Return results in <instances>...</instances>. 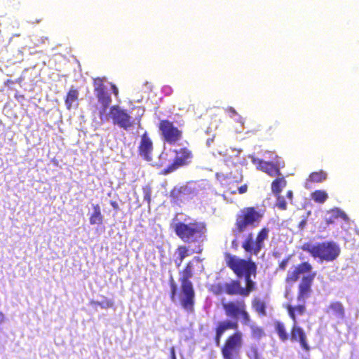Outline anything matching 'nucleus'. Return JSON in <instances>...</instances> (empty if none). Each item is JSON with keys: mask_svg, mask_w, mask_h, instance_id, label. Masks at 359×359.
<instances>
[{"mask_svg": "<svg viewBox=\"0 0 359 359\" xmlns=\"http://www.w3.org/2000/svg\"><path fill=\"white\" fill-rule=\"evenodd\" d=\"M241 180H242V176H241V175H240V177H239L237 180H235V182H241Z\"/></svg>", "mask_w": 359, "mask_h": 359, "instance_id": "nucleus-47", "label": "nucleus"}, {"mask_svg": "<svg viewBox=\"0 0 359 359\" xmlns=\"http://www.w3.org/2000/svg\"><path fill=\"white\" fill-rule=\"evenodd\" d=\"M246 356L248 359H262L257 346L254 344L249 346L246 351Z\"/></svg>", "mask_w": 359, "mask_h": 359, "instance_id": "nucleus-29", "label": "nucleus"}, {"mask_svg": "<svg viewBox=\"0 0 359 359\" xmlns=\"http://www.w3.org/2000/svg\"><path fill=\"white\" fill-rule=\"evenodd\" d=\"M289 260V257L284 258L281 262H279L278 269L280 270L284 271L287 267Z\"/></svg>", "mask_w": 359, "mask_h": 359, "instance_id": "nucleus-37", "label": "nucleus"}, {"mask_svg": "<svg viewBox=\"0 0 359 359\" xmlns=\"http://www.w3.org/2000/svg\"><path fill=\"white\" fill-rule=\"evenodd\" d=\"M104 216L101 212V208L99 204L93 205V212L89 215V222L91 225L102 224Z\"/></svg>", "mask_w": 359, "mask_h": 359, "instance_id": "nucleus-22", "label": "nucleus"}, {"mask_svg": "<svg viewBox=\"0 0 359 359\" xmlns=\"http://www.w3.org/2000/svg\"><path fill=\"white\" fill-rule=\"evenodd\" d=\"M5 320V316L4 314L0 311V325L3 323Z\"/></svg>", "mask_w": 359, "mask_h": 359, "instance_id": "nucleus-45", "label": "nucleus"}, {"mask_svg": "<svg viewBox=\"0 0 359 359\" xmlns=\"http://www.w3.org/2000/svg\"><path fill=\"white\" fill-rule=\"evenodd\" d=\"M252 309L259 316H266V304L264 300L260 297L255 296L251 301Z\"/></svg>", "mask_w": 359, "mask_h": 359, "instance_id": "nucleus-21", "label": "nucleus"}, {"mask_svg": "<svg viewBox=\"0 0 359 359\" xmlns=\"http://www.w3.org/2000/svg\"><path fill=\"white\" fill-rule=\"evenodd\" d=\"M308 215L303 217L301 222L298 224V228L299 230H304L307 224Z\"/></svg>", "mask_w": 359, "mask_h": 359, "instance_id": "nucleus-38", "label": "nucleus"}, {"mask_svg": "<svg viewBox=\"0 0 359 359\" xmlns=\"http://www.w3.org/2000/svg\"><path fill=\"white\" fill-rule=\"evenodd\" d=\"M264 210L255 206H248L240 210L236 215L233 233H242L248 229L257 227L264 217Z\"/></svg>", "mask_w": 359, "mask_h": 359, "instance_id": "nucleus-6", "label": "nucleus"}, {"mask_svg": "<svg viewBox=\"0 0 359 359\" xmlns=\"http://www.w3.org/2000/svg\"><path fill=\"white\" fill-rule=\"evenodd\" d=\"M250 329L251 337L256 340H259L265 336V332L262 327L251 325Z\"/></svg>", "mask_w": 359, "mask_h": 359, "instance_id": "nucleus-30", "label": "nucleus"}, {"mask_svg": "<svg viewBox=\"0 0 359 359\" xmlns=\"http://www.w3.org/2000/svg\"><path fill=\"white\" fill-rule=\"evenodd\" d=\"M311 198L316 203H323L328 198V195L325 191L316 190L311 194Z\"/></svg>", "mask_w": 359, "mask_h": 359, "instance_id": "nucleus-27", "label": "nucleus"}, {"mask_svg": "<svg viewBox=\"0 0 359 359\" xmlns=\"http://www.w3.org/2000/svg\"><path fill=\"white\" fill-rule=\"evenodd\" d=\"M313 269L312 265L309 262H303L295 266L292 271H288L285 277V282L292 284L297 282L302 274L309 273Z\"/></svg>", "mask_w": 359, "mask_h": 359, "instance_id": "nucleus-17", "label": "nucleus"}, {"mask_svg": "<svg viewBox=\"0 0 359 359\" xmlns=\"http://www.w3.org/2000/svg\"><path fill=\"white\" fill-rule=\"evenodd\" d=\"M247 191H248V185L247 184H243V185L241 186L240 187H238V192L240 194H245V192H247Z\"/></svg>", "mask_w": 359, "mask_h": 359, "instance_id": "nucleus-39", "label": "nucleus"}, {"mask_svg": "<svg viewBox=\"0 0 359 359\" xmlns=\"http://www.w3.org/2000/svg\"><path fill=\"white\" fill-rule=\"evenodd\" d=\"M194 264L192 261L186 263L184 267L179 271L180 287L178 290L177 283L172 276L169 279L170 287V298L172 302L178 299L181 307L189 313L194 311L196 292L191 278L194 276Z\"/></svg>", "mask_w": 359, "mask_h": 359, "instance_id": "nucleus-1", "label": "nucleus"}, {"mask_svg": "<svg viewBox=\"0 0 359 359\" xmlns=\"http://www.w3.org/2000/svg\"><path fill=\"white\" fill-rule=\"evenodd\" d=\"M231 246L233 248H234L235 250H237L238 248V242L236 239L233 240L232 242H231Z\"/></svg>", "mask_w": 359, "mask_h": 359, "instance_id": "nucleus-44", "label": "nucleus"}, {"mask_svg": "<svg viewBox=\"0 0 359 359\" xmlns=\"http://www.w3.org/2000/svg\"><path fill=\"white\" fill-rule=\"evenodd\" d=\"M329 213L330 216L325 218V222L327 225L334 224L336 222V220L339 217H341L343 219H345L346 217V214L339 209L332 210Z\"/></svg>", "mask_w": 359, "mask_h": 359, "instance_id": "nucleus-24", "label": "nucleus"}, {"mask_svg": "<svg viewBox=\"0 0 359 359\" xmlns=\"http://www.w3.org/2000/svg\"><path fill=\"white\" fill-rule=\"evenodd\" d=\"M177 253L178 255L177 259L175 260L177 267H179L182 263L184 258L189 255V249L185 245H180L177 248Z\"/></svg>", "mask_w": 359, "mask_h": 359, "instance_id": "nucleus-26", "label": "nucleus"}, {"mask_svg": "<svg viewBox=\"0 0 359 359\" xmlns=\"http://www.w3.org/2000/svg\"><path fill=\"white\" fill-rule=\"evenodd\" d=\"M276 197V205L280 210H285L287 209V203L283 196L280 194L278 195H275Z\"/></svg>", "mask_w": 359, "mask_h": 359, "instance_id": "nucleus-34", "label": "nucleus"}, {"mask_svg": "<svg viewBox=\"0 0 359 359\" xmlns=\"http://www.w3.org/2000/svg\"><path fill=\"white\" fill-rule=\"evenodd\" d=\"M172 229L179 238L188 243L203 242L208 233L206 223L198 220L189 223L178 222L172 224Z\"/></svg>", "mask_w": 359, "mask_h": 359, "instance_id": "nucleus-3", "label": "nucleus"}, {"mask_svg": "<svg viewBox=\"0 0 359 359\" xmlns=\"http://www.w3.org/2000/svg\"><path fill=\"white\" fill-rule=\"evenodd\" d=\"M292 196H293V193L291 190H289L287 192V197L290 200L292 201Z\"/></svg>", "mask_w": 359, "mask_h": 359, "instance_id": "nucleus-46", "label": "nucleus"}, {"mask_svg": "<svg viewBox=\"0 0 359 359\" xmlns=\"http://www.w3.org/2000/svg\"><path fill=\"white\" fill-rule=\"evenodd\" d=\"M135 120H137V124H138L139 126H140V118H135Z\"/></svg>", "mask_w": 359, "mask_h": 359, "instance_id": "nucleus-48", "label": "nucleus"}, {"mask_svg": "<svg viewBox=\"0 0 359 359\" xmlns=\"http://www.w3.org/2000/svg\"><path fill=\"white\" fill-rule=\"evenodd\" d=\"M327 178V173L323 170L313 172L309 175V180L312 182H322Z\"/></svg>", "mask_w": 359, "mask_h": 359, "instance_id": "nucleus-28", "label": "nucleus"}, {"mask_svg": "<svg viewBox=\"0 0 359 359\" xmlns=\"http://www.w3.org/2000/svg\"><path fill=\"white\" fill-rule=\"evenodd\" d=\"M269 229L262 227L257 233L255 240L253 239V233H249L242 243V248L245 252L257 255L264 247V241L269 237Z\"/></svg>", "mask_w": 359, "mask_h": 359, "instance_id": "nucleus-10", "label": "nucleus"}, {"mask_svg": "<svg viewBox=\"0 0 359 359\" xmlns=\"http://www.w3.org/2000/svg\"><path fill=\"white\" fill-rule=\"evenodd\" d=\"M243 346V337L241 331L229 334L220 349L222 359H241V351Z\"/></svg>", "mask_w": 359, "mask_h": 359, "instance_id": "nucleus-8", "label": "nucleus"}, {"mask_svg": "<svg viewBox=\"0 0 359 359\" xmlns=\"http://www.w3.org/2000/svg\"><path fill=\"white\" fill-rule=\"evenodd\" d=\"M275 330L282 341H286L289 339L285 325L283 323L276 321L275 323Z\"/></svg>", "mask_w": 359, "mask_h": 359, "instance_id": "nucleus-25", "label": "nucleus"}, {"mask_svg": "<svg viewBox=\"0 0 359 359\" xmlns=\"http://www.w3.org/2000/svg\"><path fill=\"white\" fill-rule=\"evenodd\" d=\"M78 96L79 93L77 90L71 89L69 90V109L72 104L75 107L78 106Z\"/></svg>", "mask_w": 359, "mask_h": 359, "instance_id": "nucleus-31", "label": "nucleus"}, {"mask_svg": "<svg viewBox=\"0 0 359 359\" xmlns=\"http://www.w3.org/2000/svg\"><path fill=\"white\" fill-rule=\"evenodd\" d=\"M210 290L215 295H220L225 293V283L224 284L220 283L213 284L211 285Z\"/></svg>", "mask_w": 359, "mask_h": 359, "instance_id": "nucleus-32", "label": "nucleus"}, {"mask_svg": "<svg viewBox=\"0 0 359 359\" xmlns=\"http://www.w3.org/2000/svg\"><path fill=\"white\" fill-rule=\"evenodd\" d=\"M238 321L236 320H221L217 323L216 327H215V337L214 341L217 346L220 344L221 339L223 337L224 334L229 330H235L238 331Z\"/></svg>", "mask_w": 359, "mask_h": 359, "instance_id": "nucleus-15", "label": "nucleus"}, {"mask_svg": "<svg viewBox=\"0 0 359 359\" xmlns=\"http://www.w3.org/2000/svg\"><path fill=\"white\" fill-rule=\"evenodd\" d=\"M94 86L95 95L99 102L103 106V110L101 112L105 113L107 108L111 102V97L106 91L103 81L100 78L94 79Z\"/></svg>", "mask_w": 359, "mask_h": 359, "instance_id": "nucleus-16", "label": "nucleus"}, {"mask_svg": "<svg viewBox=\"0 0 359 359\" xmlns=\"http://www.w3.org/2000/svg\"><path fill=\"white\" fill-rule=\"evenodd\" d=\"M170 356H171V359H177L174 347H172L170 348Z\"/></svg>", "mask_w": 359, "mask_h": 359, "instance_id": "nucleus-42", "label": "nucleus"}, {"mask_svg": "<svg viewBox=\"0 0 359 359\" xmlns=\"http://www.w3.org/2000/svg\"><path fill=\"white\" fill-rule=\"evenodd\" d=\"M226 110L233 116L237 114L236 111L231 107H229Z\"/></svg>", "mask_w": 359, "mask_h": 359, "instance_id": "nucleus-43", "label": "nucleus"}, {"mask_svg": "<svg viewBox=\"0 0 359 359\" xmlns=\"http://www.w3.org/2000/svg\"><path fill=\"white\" fill-rule=\"evenodd\" d=\"M229 192L231 194H236V191L233 190V191H230L229 190Z\"/></svg>", "mask_w": 359, "mask_h": 359, "instance_id": "nucleus-49", "label": "nucleus"}, {"mask_svg": "<svg viewBox=\"0 0 359 359\" xmlns=\"http://www.w3.org/2000/svg\"><path fill=\"white\" fill-rule=\"evenodd\" d=\"M253 164L256 165L257 168L262 172L267 173L271 177L279 176L281 175L280 168L277 165L265 161L259 158H253L252 159Z\"/></svg>", "mask_w": 359, "mask_h": 359, "instance_id": "nucleus-19", "label": "nucleus"}, {"mask_svg": "<svg viewBox=\"0 0 359 359\" xmlns=\"http://www.w3.org/2000/svg\"><path fill=\"white\" fill-rule=\"evenodd\" d=\"M144 200L149 205L151 201V187L149 185H145L142 187Z\"/></svg>", "mask_w": 359, "mask_h": 359, "instance_id": "nucleus-33", "label": "nucleus"}, {"mask_svg": "<svg viewBox=\"0 0 359 359\" xmlns=\"http://www.w3.org/2000/svg\"><path fill=\"white\" fill-rule=\"evenodd\" d=\"M287 314L292 321V326L290 330V340L293 342H298L301 348L306 352L311 349L307 339L306 334L303 328L299 325L297 316H304L306 312V306L304 304L292 305L287 304L285 306Z\"/></svg>", "mask_w": 359, "mask_h": 359, "instance_id": "nucleus-5", "label": "nucleus"}, {"mask_svg": "<svg viewBox=\"0 0 359 359\" xmlns=\"http://www.w3.org/2000/svg\"><path fill=\"white\" fill-rule=\"evenodd\" d=\"M94 304L102 309H108L114 306V302L108 299L103 300L102 302H96Z\"/></svg>", "mask_w": 359, "mask_h": 359, "instance_id": "nucleus-36", "label": "nucleus"}, {"mask_svg": "<svg viewBox=\"0 0 359 359\" xmlns=\"http://www.w3.org/2000/svg\"><path fill=\"white\" fill-rule=\"evenodd\" d=\"M153 142L148 133L144 132L142 136L138 146L139 155L145 161H150L152 159Z\"/></svg>", "mask_w": 359, "mask_h": 359, "instance_id": "nucleus-18", "label": "nucleus"}, {"mask_svg": "<svg viewBox=\"0 0 359 359\" xmlns=\"http://www.w3.org/2000/svg\"><path fill=\"white\" fill-rule=\"evenodd\" d=\"M111 90L116 97L118 95V90L115 84L111 83Z\"/></svg>", "mask_w": 359, "mask_h": 359, "instance_id": "nucleus-40", "label": "nucleus"}, {"mask_svg": "<svg viewBox=\"0 0 359 359\" xmlns=\"http://www.w3.org/2000/svg\"><path fill=\"white\" fill-rule=\"evenodd\" d=\"M226 265L238 278L244 277L245 286L242 287L243 297H248L252 292L257 290V283L252 279L255 278L257 273V266L250 257L241 258L229 252L224 254Z\"/></svg>", "mask_w": 359, "mask_h": 359, "instance_id": "nucleus-2", "label": "nucleus"}, {"mask_svg": "<svg viewBox=\"0 0 359 359\" xmlns=\"http://www.w3.org/2000/svg\"><path fill=\"white\" fill-rule=\"evenodd\" d=\"M175 154V158L172 163L168 165L165 168L161 170V174H170L180 168L189 165L193 158V154L191 150L187 147H182L179 149L173 150Z\"/></svg>", "mask_w": 359, "mask_h": 359, "instance_id": "nucleus-11", "label": "nucleus"}, {"mask_svg": "<svg viewBox=\"0 0 359 359\" xmlns=\"http://www.w3.org/2000/svg\"><path fill=\"white\" fill-rule=\"evenodd\" d=\"M110 205L112 206V208L114 210H119V206H118V204L117 203L116 201H110Z\"/></svg>", "mask_w": 359, "mask_h": 359, "instance_id": "nucleus-41", "label": "nucleus"}, {"mask_svg": "<svg viewBox=\"0 0 359 359\" xmlns=\"http://www.w3.org/2000/svg\"><path fill=\"white\" fill-rule=\"evenodd\" d=\"M222 309L227 317L242 319L243 325H248L250 321V316L247 311L245 302L243 299H235L222 302Z\"/></svg>", "mask_w": 359, "mask_h": 359, "instance_id": "nucleus-9", "label": "nucleus"}, {"mask_svg": "<svg viewBox=\"0 0 359 359\" xmlns=\"http://www.w3.org/2000/svg\"><path fill=\"white\" fill-rule=\"evenodd\" d=\"M188 190L187 187H182L177 189H173L171 191L172 196L176 199H179L181 196V194H184Z\"/></svg>", "mask_w": 359, "mask_h": 359, "instance_id": "nucleus-35", "label": "nucleus"}, {"mask_svg": "<svg viewBox=\"0 0 359 359\" xmlns=\"http://www.w3.org/2000/svg\"><path fill=\"white\" fill-rule=\"evenodd\" d=\"M162 138L165 142L170 145L175 144L182 137V131L174 126V123L168 120H161L158 124Z\"/></svg>", "mask_w": 359, "mask_h": 359, "instance_id": "nucleus-12", "label": "nucleus"}, {"mask_svg": "<svg viewBox=\"0 0 359 359\" xmlns=\"http://www.w3.org/2000/svg\"><path fill=\"white\" fill-rule=\"evenodd\" d=\"M316 277V273H309L304 276L298 285L297 299L299 304L306 305V299H308L312 293V284Z\"/></svg>", "mask_w": 359, "mask_h": 359, "instance_id": "nucleus-13", "label": "nucleus"}, {"mask_svg": "<svg viewBox=\"0 0 359 359\" xmlns=\"http://www.w3.org/2000/svg\"><path fill=\"white\" fill-rule=\"evenodd\" d=\"M329 318L337 323H341L346 318V309L339 301L331 302L325 310Z\"/></svg>", "mask_w": 359, "mask_h": 359, "instance_id": "nucleus-14", "label": "nucleus"}, {"mask_svg": "<svg viewBox=\"0 0 359 359\" xmlns=\"http://www.w3.org/2000/svg\"><path fill=\"white\" fill-rule=\"evenodd\" d=\"M241 291L242 286L239 280L233 279L229 282L225 283V294L229 296H240L243 297Z\"/></svg>", "mask_w": 359, "mask_h": 359, "instance_id": "nucleus-20", "label": "nucleus"}, {"mask_svg": "<svg viewBox=\"0 0 359 359\" xmlns=\"http://www.w3.org/2000/svg\"><path fill=\"white\" fill-rule=\"evenodd\" d=\"M301 249L320 262H334L341 254L339 245L333 241H325L315 244L306 242L301 246Z\"/></svg>", "mask_w": 359, "mask_h": 359, "instance_id": "nucleus-4", "label": "nucleus"}, {"mask_svg": "<svg viewBox=\"0 0 359 359\" xmlns=\"http://www.w3.org/2000/svg\"><path fill=\"white\" fill-rule=\"evenodd\" d=\"M286 185L287 181L284 177H277L271 183V191L274 195H278V194H280L283 189L285 188Z\"/></svg>", "mask_w": 359, "mask_h": 359, "instance_id": "nucleus-23", "label": "nucleus"}, {"mask_svg": "<svg viewBox=\"0 0 359 359\" xmlns=\"http://www.w3.org/2000/svg\"><path fill=\"white\" fill-rule=\"evenodd\" d=\"M100 118L102 121H108L111 120L114 126L126 130L130 129L135 125V119L124 109L118 105H113L109 108V114L100 112Z\"/></svg>", "mask_w": 359, "mask_h": 359, "instance_id": "nucleus-7", "label": "nucleus"}]
</instances>
